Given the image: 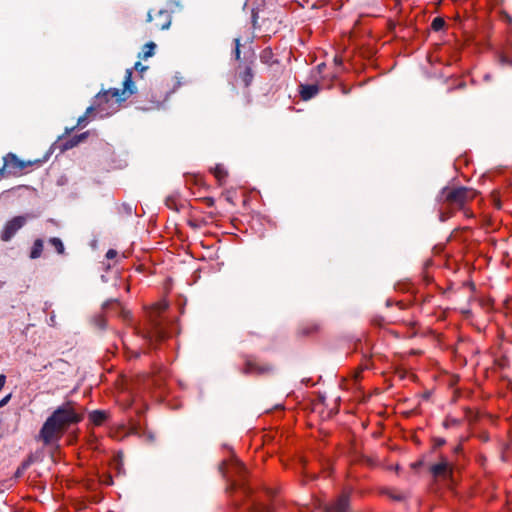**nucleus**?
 <instances>
[{"mask_svg": "<svg viewBox=\"0 0 512 512\" xmlns=\"http://www.w3.org/2000/svg\"><path fill=\"white\" fill-rule=\"evenodd\" d=\"M26 216H15L6 222L2 232L1 240L7 242L26 224Z\"/></svg>", "mask_w": 512, "mask_h": 512, "instance_id": "nucleus-7", "label": "nucleus"}, {"mask_svg": "<svg viewBox=\"0 0 512 512\" xmlns=\"http://www.w3.org/2000/svg\"><path fill=\"white\" fill-rule=\"evenodd\" d=\"M117 251L114 250V249H109L106 253V258L107 259H114L116 256H117Z\"/></svg>", "mask_w": 512, "mask_h": 512, "instance_id": "nucleus-24", "label": "nucleus"}, {"mask_svg": "<svg viewBox=\"0 0 512 512\" xmlns=\"http://www.w3.org/2000/svg\"><path fill=\"white\" fill-rule=\"evenodd\" d=\"M108 418V413L103 410H94L89 413V420L95 425H102Z\"/></svg>", "mask_w": 512, "mask_h": 512, "instance_id": "nucleus-12", "label": "nucleus"}, {"mask_svg": "<svg viewBox=\"0 0 512 512\" xmlns=\"http://www.w3.org/2000/svg\"><path fill=\"white\" fill-rule=\"evenodd\" d=\"M348 506V495L343 493L335 502L325 506L324 512H346Z\"/></svg>", "mask_w": 512, "mask_h": 512, "instance_id": "nucleus-10", "label": "nucleus"}, {"mask_svg": "<svg viewBox=\"0 0 512 512\" xmlns=\"http://www.w3.org/2000/svg\"><path fill=\"white\" fill-rule=\"evenodd\" d=\"M206 201H207L208 205H210V206L213 205V203H214V200L212 198H207Z\"/></svg>", "mask_w": 512, "mask_h": 512, "instance_id": "nucleus-29", "label": "nucleus"}, {"mask_svg": "<svg viewBox=\"0 0 512 512\" xmlns=\"http://www.w3.org/2000/svg\"><path fill=\"white\" fill-rule=\"evenodd\" d=\"M477 195V192L472 188L467 187H445L442 189L439 202L450 209L464 210L467 217L472 216L468 210H465V205L472 201Z\"/></svg>", "mask_w": 512, "mask_h": 512, "instance_id": "nucleus-3", "label": "nucleus"}, {"mask_svg": "<svg viewBox=\"0 0 512 512\" xmlns=\"http://www.w3.org/2000/svg\"><path fill=\"white\" fill-rule=\"evenodd\" d=\"M430 472L436 478L446 479L450 476L452 468L446 459H441V461L431 466Z\"/></svg>", "mask_w": 512, "mask_h": 512, "instance_id": "nucleus-9", "label": "nucleus"}, {"mask_svg": "<svg viewBox=\"0 0 512 512\" xmlns=\"http://www.w3.org/2000/svg\"><path fill=\"white\" fill-rule=\"evenodd\" d=\"M168 308L166 301H160L153 305L149 312L150 329L143 334V338L153 346L155 343L162 341L166 337L162 322L158 319L160 314Z\"/></svg>", "mask_w": 512, "mask_h": 512, "instance_id": "nucleus-4", "label": "nucleus"}, {"mask_svg": "<svg viewBox=\"0 0 512 512\" xmlns=\"http://www.w3.org/2000/svg\"><path fill=\"white\" fill-rule=\"evenodd\" d=\"M134 69L138 71L140 74H142L144 71L147 70V66L142 65L140 62H136L134 65Z\"/></svg>", "mask_w": 512, "mask_h": 512, "instance_id": "nucleus-23", "label": "nucleus"}, {"mask_svg": "<svg viewBox=\"0 0 512 512\" xmlns=\"http://www.w3.org/2000/svg\"><path fill=\"white\" fill-rule=\"evenodd\" d=\"M274 54L271 48L267 47L263 49L260 53V60L264 64H272L274 62L273 60Z\"/></svg>", "mask_w": 512, "mask_h": 512, "instance_id": "nucleus-15", "label": "nucleus"}, {"mask_svg": "<svg viewBox=\"0 0 512 512\" xmlns=\"http://www.w3.org/2000/svg\"><path fill=\"white\" fill-rule=\"evenodd\" d=\"M84 418V412L74 401H67L58 406L46 419L39 431V439L44 445L57 443L67 429L80 423Z\"/></svg>", "mask_w": 512, "mask_h": 512, "instance_id": "nucleus-1", "label": "nucleus"}, {"mask_svg": "<svg viewBox=\"0 0 512 512\" xmlns=\"http://www.w3.org/2000/svg\"><path fill=\"white\" fill-rule=\"evenodd\" d=\"M446 218L444 217L443 214H441V221H444Z\"/></svg>", "mask_w": 512, "mask_h": 512, "instance_id": "nucleus-31", "label": "nucleus"}, {"mask_svg": "<svg viewBox=\"0 0 512 512\" xmlns=\"http://www.w3.org/2000/svg\"><path fill=\"white\" fill-rule=\"evenodd\" d=\"M6 173L12 176H20L31 165V162L20 160L14 153H8L3 158Z\"/></svg>", "mask_w": 512, "mask_h": 512, "instance_id": "nucleus-5", "label": "nucleus"}, {"mask_svg": "<svg viewBox=\"0 0 512 512\" xmlns=\"http://www.w3.org/2000/svg\"><path fill=\"white\" fill-rule=\"evenodd\" d=\"M319 92V87L316 84L300 85V96L303 100H310Z\"/></svg>", "mask_w": 512, "mask_h": 512, "instance_id": "nucleus-11", "label": "nucleus"}, {"mask_svg": "<svg viewBox=\"0 0 512 512\" xmlns=\"http://www.w3.org/2000/svg\"><path fill=\"white\" fill-rule=\"evenodd\" d=\"M147 17V20L152 23L153 30H164L170 27L171 15L167 10H150Z\"/></svg>", "mask_w": 512, "mask_h": 512, "instance_id": "nucleus-6", "label": "nucleus"}, {"mask_svg": "<svg viewBox=\"0 0 512 512\" xmlns=\"http://www.w3.org/2000/svg\"><path fill=\"white\" fill-rule=\"evenodd\" d=\"M155 48H156L155 43H153V42L147 43L143 48L142 58L147 59L148 57H151L154 54Z\"/></svg>", "mask_w": 512, "mask_h": 512, "instance_id": "nucleus-18", "label": "nucleus"}, {"mask_svg": "<svg viewBox=\"0 0 512 512\" xmlns=\"http://www.w3.org/2000/svg\"><path fill=\"white\" fill-rule=\"evenodd\" d=\"M444 26H445V21L441 17L434 18L432 23H431V28L434 31H440L441 29H443Z\"/></svg>", "mask_w": 512, "mask_h": 512, "instance_id": "nucleus-20", "label": "nucleus"}, {"mask_svg": "<svg viewBox=\"0 0 512 512\" xmlns=\"http://www.w3.org/2000/svg\"><path fill=\"white\" fill-rule=\"evenodd\" d=\"M253 77L252 69L249 66H246L244 71L240 74V78L246 87L251 84Z\"/></svg>", "mask_w": 512, "mask_h": 512, "instance_id": "nucleus-17", "label": "nucleus"}, {"mask_svg": "<svg viewBox=\"0 0 512 512\" xmlns=\"http://www.w3.org/2000/svg\"><path fill=\"white\" fill-rule=\"evenodd\" d=\"M10 398V395L6 396L1 402H0V406L4 405L5 403H7V401L9 400Z\"/></svg>", "mask_w": 512, "mask_h": 512, "instance_id": "nucleus-28", "label": "nucleus"}, {"mask_svg": "<svg viewBox=\"0 0 512 512\" xmlns=\"http://www.w3.org/2000/svg\"><path fill=\"white\" fill-rule=\"evenodd\" d=\"M318 328H319V326H318V325L313 324V326L311 327V329L307 331V334H310V333H312V332H314V331H317V330H318Z\"/></svg>", "mask_w": 512, "mask_h": 512, "instance_id": "nucleus-26", "label": "nucleus"}, {"mask_svg": "<svg viewBox=\"0 0 512 512\" xmlns=\"http://www.w3.org/2000/svg\"><path fill=\"white\" fill-rule=\"evenodd\" d=\"M237 469L239 470V472H244L245 471V467L243 464H237Z\"/></svg>", "mask_w": 512, "mask_h": 512, "instance_id": "nucleus-27", "label": "nucleus"}, {"mask_svg": "<svg viewBox=\"0 0 512 512\" xmlns=\"http://www.w3.org/2000/svg\"><path fill=\"white\" fill-rule=\"evenodd\" d=\"M234 42H235V51H234L235 58H236V60H239L240 59V39L236 38L234 40Z\"/></svg>", "mask_w": 512, "mask_h": 512, "instance_id": "nucleus-21", "label": "nucleus"}, {"mask_svg": "<svg viewBox=\"0 0 512 512\" xmlns=\"http://www.w3.org/2000/svg\"><path fill=\"white\" fill-rule=\"evenodd\" d=\"M271 367L268 364L259 363L256 359L247 358L243 367V373L245 374H264L269 372Z\"/></svg>", "mask_w": 512, "mask_h": 512, "instance_id": "nucleus-8", "label": "nucleus"}, {"mask_svg": "<svg viewBox=\"0 0 512 512\" xmlns=\"http://www.w3.org/2000/svg\"><path fill=\"white\" fill-rule=\"evenodd\" d=\"M49 243L56 249V251L59 253V254H63L64 253V245L62 243V241L57 238V237H53L49 240Z\"/></svg>", "mask_w": 512, "mask_h": 512, "instance_id": "nucleus-19", "label": "nucleus"}, {"mask_svg": "<svg viewBox=\"0 0 512 512\" xmlns=\"http://www.w3.org/2000/svg\"><path fill=\"white\" fill-rule=\"evenodd\" d=\"M5 381H6L5 375L1 374L0 375V390L3 388Z\"/></svg>", "mask_w": 512, "mask_h": 512, "instance_id": "nucleus-25", "label": "nucleus"}, {"mask_svg": "<svg viewBox=\"0 0 512 512\" xmlns=\"http://www.w3.org/2000/svg\"><path fill=\"white\" fill-rule=\"evenodd\" d=\"M211 172L214 175V177L217 179L219 185H223L225 183L226 178L228 176V172L223 165H221V164L216 165L214 168L211 169Z\"/></svg>", "mask_w": 512, "mask_h": 512, "instance_id": "nucleus-13", "label": "nucleus"}, {"mask_svg": "<svg viewBox=\"0 0 512 512\" xmlns=\"http://www.w3.org/2000/svg\"><path fill=\"white\" fill-rule=\"evenodd\" d=\"M87 137V132L82 133L80 135L74 136L71 139H69L65 144V149H71L74 146L78 145L80 142H82Z\"/></svg>", "mask_w": 512, "mask_h": 512, "instance_id": "nucleus-16", "label": "nucleus"}, {"mask_svg": "<svg viewBox=\"0 0 512 512\" xmlns=\"http://www.w3.org/2000/svg\"><path fill=\"white\" fill-rule=\"evenodd\" d=\"M3 173H6V169H4V166L0 169V176H1Z\"/></svg>", "mask_w": 512, "mask_h": 512, "instance_id": "nucleus-30", "label": "nucleus"}, {"mask_svg": "<svg viewBox=\"0 0 512 512\" xmlns=\"http://www.w3.org/2000/svg\"><path fill=\"white\" fill-rule=\"evenodd\" d=\"M43 246H44L43 241L41 239H36L31 248L30 258L31 259L39 258L43 252Z\"/></svg>", "mask_w": 512, "mask_h": 512, "instance_id": "nucleus-14", "label": "nucleus"}, {"mask_svg": "<svg viewBox=\"0 0 512 512\" xmlns=\"http://www.w3.org/2000/svg\"><path fill=\"white\" fill-rule=\"evenodd\" d=\"M90 115H91V114H87V113L85 112V115H83V116L79 117V119H78V123H77V124H78V126H85V125L87 124V119H88V117H89Z\"/></svg>", "mask_w": 512, "mask_h": 512, "instance_id": "nucleus-22", "label": "nucleus"}, {"mask_svg": "<svg viewBox=\"0 0 512 512\" xmlns=\"http://www.w3.org/2000/svg\"><path fill=\"white\" fill-rule=\"evenodd\" d=\"M132 74V69L126 70L123 89L112 88L98 93L93 105L86 109V113L104 118L117 112L121 104L136 93V87L132 81Z\"/></svg>", "mask_w": 512, "mask_h": 512, "instance_id": "nucleus-2", "label": "nucleus"}]
</instances>
